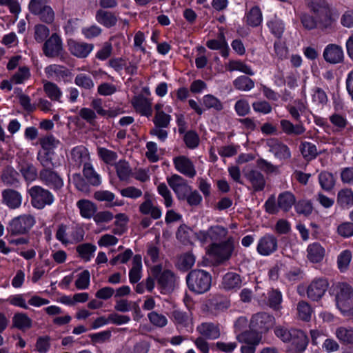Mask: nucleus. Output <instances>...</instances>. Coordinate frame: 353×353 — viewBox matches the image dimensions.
Returning <instances> with one entry per match:
<instances>
[{"label": "nucleus", "instance_id": "f257e3e1", "mask_svg": "<svg viewBox=\"0 0 353 353\" xmlns=\"http://www.w3.org/2000/svg\"><path fill=\"white\" fill-rule=\"evenodd\" d=\"M235 250L234 237L229 236L225 241L212 243L207 250L208 255L214 259L218 264H223L229 261Z\"/></svg>", "mask_w": 353, "mask_h": 353}, {"label": "nucleus", "instance_id": "f03ea898", "mask_svg": "<svg viewBox=\"0 0 353 353\" xmlns=\"http://www.w3.org/2000/svg\"><path fill=\"white\" fill-rule=\"evenodd\" d=\"M212 276L210 274L203 270H193L186 276V283L188 289L195 294H203L211 287Z\"/></svg>", "mask_w": 353, "mask_h": 353}, {"label": "nucleus", "instance_id": "7ed1b4c3", "mask_svg": "<svg viewBox=\"0 0 353 353\" xmlns=\"http://www.w3.org/2000/svg\"><path fill=\"white\" fill-rule=\"evenodd\" d=\"M305 3L309 10L319 18V29L330 30L333 19L326 0H305Z\"/></svg>", "mask_w": 353, "mask_h": 353}, {"label": "nucleus", "instance_id": "20e7f679", "mask_svg": "<svg viewBox=\"0 0 353 353\" xmlns=\"http://www.w3.org/2000/svg\"><path fill=\"white\" fill-rule=\"evenodd\" d=\"M336 305L343 314H353V290L345 283H339L336 286Z\"/></svg>", "mask_w": 353, "mask_h": 353}, {"label": "nucleus", "instance_id": "39448f33", "mask_svg": "<svg viewBox=\"0 0 353 353\" xmlns=\"http://www.w3.org/2000/svg\"><path fill=\"white\" fill-rule=\"evenodd\" d=\"M27 193L30 197L32 205L39 210L43 209L46 205H52L54 201L52 193L39 185H33L28 188Z\"/></svg>", "mask_w": 353, "mask_h": 353}, {"label": "nucleus", "instance_id": "423d86ee", "mask_svg": "<svg viewBox=\"0 0 353 353\" xmlns=\"http://www.w3.org/2000/svg\"><path fill=\"white\" fill-rule=\"evenodd\" d=\"M151 272L161 289L168 291L174 290L177 279L174 272L170 270L163 271L162 265L158 264L151 268Z\"/></svg>", "mask_w": 353, "mask_h": 353}, {"label": "nucleus", "instance_id": "0eeeda50", "mask_svg": "<svg viewBox=\"0 0 353 353\" xmlns=\"http://www.w3.org/2000/svg\"><path fill=\"white\" fill-rule=\"evenodd\" d=\"M275 324V318L266 313L259 312L252 316L250 327L257 332L265 333L272 328Z\"/></svg>", "mask_w": 353, "mask_h": 353}, {"label": "nucleus", "instance_id": "6e6552de", "mask_svg": "<svg viewBox=\"0 0 353 353\" xmlns=\"http://www.w3.org/2000/svg\"><path fill=\"white\" fill-rule=\"evenodd\" d=\"M169 186L172 189L179 200H185L192 188L188 184L187 181L178 174H172L167 178Z\"/></svg>", "mask_w": 353, "mask_h": 353}, {"label": "nucleus", "instance_id": "1a4fd4ad", "mask_svg": "<svg viewBox=\"0 0 353 353\" xmlns=\"http://www.w3.org/2000/svg\"><path fill=\"white\" fill-rule=\"evenodd\" d=\"M42 50L43 54L49 58L61 56L63 48L61 37L57 33H52L44 42Z\"/></svg>", "mask_w": 353, "mask_h": 353}, {"label": "nucleus", "instance_id": "9d476101", "mask_svg": "<svg viewBox=\"0 0 353 353\" xmlns=\"http://www.w3.org/2000/svg\"><path fill=\"white\" fill-rule=\"evenodd\" d=\"M279 241L274 234H265L261 236L257 243V252L264 256H270L277 251Z\"/></svg>", "mask_w": 353, "mask_h": 353}, {"label": "nucleus", "instance_id": "9b49d317", "mask_svg": "<svg viewBox=\"0 0 353 353\" xmlns=\"http://www.w3.org/2000/svg\"><path fill=\"white\" fill-rule=\"evenodd\" d=\"M266 145L270 152L281 161L288 160L291 158V152L289 147L276 138L268 139Z\"/></svg>", "mask_w": 353, "mask_h": 353}, {"label": "nucleus", "instance_id": "f8f14e48", "mask_svg": "<svg viewBox=\"0 0 353 353\" xmlns=\"http://www.w3.org/2000/svg\"><path fill=\"white\" fill-rule=\"evenodd\" d=\"M39 179L48 187L57 191L63 186V181L52 168H43L39 172Z\"/></svg>", "mask_w": 353, "mask_h": 353}, {"label": "nucleus", "instance_id": "ddd939ff", "mask_svg": "<svg viewBox=\"0 0 353 353\" xmlns=\"http://www.w3.org/2000/svg\"><path fill=\"white\" fill-rule=\"evenodd\" d=\"M329 283L325 278L314 279L307 288V297L312 301H319L325 294Z\"/></svg>", "mask_w": 353, "mask_h": 353}, {"label": "nucleus", "instance_id": "4468645a", "mask_svg": "<svg viewBox=\"0 0 353 353\" xmlns=\"http://www.w3.org/2000/svg\"><path fill=\"white\" fill-rule=\"evenodd\" d=\"M245 178L250 183L254 192L263 191L266 185L264 175L259 170H250L243 173Z\"/></svg>", "mask_w": 353, "mask_h": 353}, {"label": "nucleus", "instance_id": "2eb2a0df", "mask_svg": "<svg viewBox=\"0 0 353 353\" xmlns=\"http://www.w3.org/2000/svg\"><path fill=\"white\" fill-rule=\"evenodd\" d=\"M174 167L181 174L193 178L196 174V170L192 161L185 156H179L173 159Z\"/></svg>", "mask_w": 353, "mask_h": 353}, {"label": "nucleus", "instance_id": "dca6fc26", "mask_svg": "<svg viewBox=\"0 0 353 353\" xmlns=\"http://www.w3.org/2000/svg\"><path fill=\"white\" fill-rule=\"evenodd\" d=\"M196 331L203 337L215 340L220 337L221 330L219 324L212 322H204L196 327Z\"/></svg>", "mask_w": 353, "mask_h": 353}, {"label": "nucleus", "instance_id": "f3484780", "mask_svg": "<svg viewBox=\"0 0 353 353\" xmlns=\"http://www.w3.org/2000/svg\"><path fill=\"white\" fill-rule=\"evenodd\" d=\"M323 56L325 61L332 64L339 63L343 61L344 58L342 48L336 44L327 45Z\"/></svg>", "mask_w": 353, "mask_h": 353}, {"label": "nucleus", "instance_id": "a211bd4d", "mask_svg": "<svg viewBox=\"0 0 353 353\" xmlns=\"http://www.w3.org/2000/svg\"><path fill=\"white\" fill-rule=\"evenodd\" d=\"M68 48L71 54L78 58H85L94 48V45L74 40L68 41Z\"/></svg>", "mask_w": 353, "mask_h": 353}, {"label": "nucleus", "instance_id": "6ab92c4d", "mask_svg": "<svg viewBox=\"0 0 353 353\" xmlns=\"http://www.w3.org/2000/svg\"><path fill=\"white\" fill-rule=\"evenodd\" d=\"M71 160L74 165L80 168L81 165L88 164L90 159V154L88 149L83 145H78L73 148L70 152Z\"/></svg>", "mask_w": 353, "mask_h": 353}, {"label": "nucleus", "instance_id": "aec40b11", "mask_svg": "<svg viewBox=\"0 0 353 353\" xmlns=\"http://www.w3.org/2000/svg\"><path fill=\"white\" fill-rule=\"evenodd\" d=\"M290 342L296 353H303L307 347L309 339L303 331L296 329Z\"/></svg>", "mask_w": 353, "mask_h": 353}, {"label": "nucleus", "instance_id": "412c9836", "mask_svg": "<svg viewBox=\"0 0 353 353\" xmlns=\"http://www.w3.org/2000/svg\"><path fill=\"white\" fill-rule=\"evenodd\" d=\"M196 257L192 252L182 253L176 256V268L182 272H187L194 265Z\"/></svg>", "mask_w": 353, "mask_h": 353}, {"label": "nucleus", "instance_id": "4be33fe9", "mask_svg": "<svg viewBox=\"0 0 353 353\" xmlns=\"http://www.w3.org/2000/svg\"><path fill=\"white\" fill-rule=\"evenodd\" d=\"M280 126L282 132L288 136H300L306 130L302 123L293 124L290 121L281 119Z\"/></svg>", "mask_w": 353, "mask_h": 353}, {"label": "nucleus", "instance_id": "5701e85b", "mask_svg": "<svg viewBox=\"0 0 353 353\" xmlns=\"http://www.w3.org/2000/svg\"><path fill=\"white\" fill-rule=\"evenodd\" d=\"M95 19L99 24L108 28L114 26L118 21L117 17L114 12L103 9L97 11Z\"/></svg>", "mask_w": 353, "mask_h": 353}, {"label": "nucleus", "instance_id": "b1692460", "mask_svg": "<svg viewBox=\"0 0 353 353\" xmlns=\"http://www.w3.org/2000/svg\"><path fill=\"white\" fill-rule=\"evenodd\" d=\"M48 77L54 78L57 81L64 80L71 75L70 71L65 67L60 65H50L45 69Z\"/></svg>", "mask_w": 353, "mask_h": 353}, {"label": "nucleus", "instance_id": "393cba45", "mask_svg": "<svg viewBox=\"0 0 353 353\" xmlns=\"http://www.w3.org/2000/svg\"><path fill=\"white\" fill-rule=\"evenodd\" d=\"M221 284L227 290H236L241 287L242 279L239 274L230 272L223 276Z\"/></svg>", "mask_w": 353, "mask_h": 353}, {"label": "nucleus", "instance_id": "a878e982", "mask_svg": "<svg viewBox=\"0 0 353 353\" xmlns=\"http://www.w3.org/2000/svg\"><path fill=\"white\" fill-rule=\"evenodd\" d=\"M296 203V197L290 191H285L279 194L277 197V205L280 210L287 212Z\"/></svg>", "mask_w": 353, "mask_h": 353}, {"label": "nucleus", "instance_id": "bb28decb", "mask_svg": "<svg viewBox=\"0 0 353 353\" xmlns=\"http://www.w3.org/2000/svg\"><path fill=\"white\" fill-rule=\"evenodd\" d=\"M132 105L137 112L143 116L152 115V103L150 99L143 97H137L132 99Z\"/></svg>", "mask_w": 353, "mask_h": 353}, {"label": "nucleus", "instance_id": "cd10ccee", "mask_svg": "<svg viewBox=\"0 0 353 353\" xmlns=\"http://www.w3.org/2000/svg\"><path fill=\"white\" fill-rule=\"evenodd\" d=\"M307 259L312 263L321 261L325 256V250L319 243L310 244L307 248Z\"/></svg>", "mask_w": 353, "mask_h": 353}, {"label": "nucleus", "instance_id": "c85d7f7f", "mask_svg": "<svg viewBox=\"0 0 353 353\" xmlns=\"http://www.w3.org/2000/svg\"><path fill=\"white\" fill-rule=\"evenodd\" d=\"M337 339L344 345H353V327L339 326L335 330Z\"/></svg>", "mask_w": 353, "mask_h": 353}, {"label": "nucleus", "instance_id": "c756f323", "mask_svg": "<svg viewBox=\"0 0 353 353\" xmlns=\"http://www.w3.org/2000/svg\"><path fill=\"white\" fill-rule=\"evenodd\" d=\"M141 256L136 254L132 259V267L129 272V280L131 283H137L141 278Z\"/></svg>", "mask_w": 353, "mask_h": 353}, {"label": "nucleus", "instance_id": "7c9ffc66", "mask_svg": "<svg viewBox=\"0 0 353 353\" xmlns=\"http://www.w3.org/2000/svg\"><path fill=\"white\" fill-rule=\"evenodd\" d=\"M77 205L80 210L81 215L85 219L93 217L97 211L96 205L89 200L81 199L77 201Z\"/></svg>", "mask_w": 353, "mask_h": 353}, {"label": "nucleus", "instance_id": "2f4dec72", "mask_svg": "<svg viewBox=\"0 0 353 353\" xmlns=\"http://www.w3.org/2000/svg\"><path fill=\"white\" fill-rule=\"evenodd\" d=\"M336 202L342 208L349 209L353 205V191L348 188L341 190L338 192Z\"/></svg>", "mask_w": 353, "mask_h": 353}, {"label": "nucleus", "instance_id": "473e14b6", "mask_svg": "<svg viewBox=\"0 0 353 353\" xmlns=\"http://www.w3.org/2000/svg\"><path fill=\"white\" fill-rule=\"evenodd\" d=\"M299 150L303 157L307 161L314 159L319 154L316 146L307 141L301 142Z\"/></svg>", "mask_w": 353, "mask_h": 353}, {"label": "nucleus", "instance_id": "72a5a7b5", "mask_svg": "<svg viewBox=\"0 0 353 353\" xmlns=\"http://www.w3.org/2000/svg\"><path fill=\"white\" fill-rule=\"evenodd\" d=\"M3 202L10 208H17L21 204V195L19 192L12 190H4L2 193Z\"/></svg>", "mask_w": 353, "mask_h": 353}, {"label": "nucleus", "instance_id": "f704fd0d", "mask_svg": "<svg viewBox=\"0 0 353 353\" xmlns=\"http://www.w3.org/2000/svg\"><path fill=\"white\" fill-rule=\"evenodd\" d=\"M43 90L48 97L52 101H61L60 99L62 97V92L56 83L50 81L45 82Z\"/></svg>", "mask_w": 353, "mask_h": 353}, {"label": "nucleus", "instance_id": "c9c22d12", "mask_svg": "<svg viewBox=\"0 0 353 353\" xmlns=\"http://www.w3.org/2000/svg\"><path fill=\"white\" fill-rule=\"evenodd\" d=\"M83 174L87 181L93 186H98L101 184V178L94 170L92 165L89 163L85 164L83 169Z\"/></svg>", "mask_w": 353, "mask_h": 353}, {"label": "nucleus", "instance_id": "e433bc0d", "mask_svg": "<svg viewBox=\"0 0 353 353\" xmlns=\"http://www.w3.org/2000/svg\"><path fill=\"white\" fill-rule=\"evenodd\" d=\"M117 176L121 181H126L132 174V170L128 162L120 160L115 164Z\"/></svg>", "mask_w": 353, "mask_h": 353}, {"label": "nucleus", "instance_id": "4c0bfd02", "mask_svg": "<svg viewBox=\"0 0 353 353\" xmlns=\"http://www.w3.org/2000/svg\"><path fill=\"white\" fill-rule=\"evenodd\" d=\"M297 312L300 319L308 322L311 319L313 311L308 303L305 301H301L297 304Z\"/></svg>", "mask_w": 353, "mask_h": 353}, {"label": "nucleus", "instance_id": "58836bf2", "mask_svg": "<svg viewBox=\"0 0 353 353\" xmlns=\"http://www.w3.org/2000/svg\"><path fill=\"white\" fill-rule=\"evenodd\" d=\"M236 89L242 91H249L254 86V81L247 76H240L233 82Z\"/></svg>", "mask_w": 353, "mask_h": 353}, {"label": "nucleus", "instance_id": "ea45409f", "mask_svg": "<svg viewBox=\"0 0 353 353\" xmlns=\"http://www.w3.org/2000/svg\"><path fill=\"white\" fill-rule=\"evenodd\" d=\"M282 302V294L278 290H272L268 292V305L274 310H279Z\"/></svg>", "mask_w": 353, "mask_h": 353}, {"label": "nucleus", "instance_id": "a19ab883", "mask_svg": "<svg viewBox=\"0 0 353 353\" xmlns=\"http://www.w3.org/2000/svg\"><path fill=\"white\" fill-rule=\"evenodd\" d=\"M202 101L206 109H214L216 111H221L223 109V105L221 101L212 94L203 96Z\"/></svg>", "mask_w": 353, "mask_h": 353}, {"label": "nucleus", "instance_id": "79ce46f5", "mask_svg": "<svg viewBox=\"0 0 353 353\" xmlns=\"http://www.w3.org/2000/svg\"><path fill=\"white\" fill-rule=\"evenodd\" d=\"M19 174L12 168H6L2 175L1 179L7 185H15L19 183Z\"/></svg>", "mask_w": 353, "mask_h": 353}, {"label": "nucleus", "instance_id": "37998d69", "mask_svg": "<svg viewBox=\"0 0 353 353\" xmlns=\"http://www.w3.org/2000/svg\"><path fill=\"white\" fill-rule=\"evenodd\" d=\"M96 249V246L91 243H83L77 247V252L86 261L90 260Z\"/></svg>", "mask_w": 353, "mask_h": 353}, {"label": "nucleus", "instance_id": "c03bdc74", "mask_svg": "<svg viewBox=\"0 0 353 353\" xmlns=\"http://www.w3.org/2000/svg\"><path fill=\"white\" fill-rule=\"evenodd\" d=\"M74 83L85 90H91L94 88V83L92 78L83 73L78 74L74 79Z\"/></svg>", "mask_w": 353, "mask_h": 353}, {"label": "nucleus", "instance_id": "a18cd8bd", "mask_svg": "<svg viewBox=\"0 0 353 353\" xmlns=\"http://www.w3.org/2000/svg\"><path fill=\"white\" fill-rule=\"evenodd\" d=\"M352 259V253L345 250L340 253L337 258L338 268L341 272L346 271Z\"/></svg>", "mask_w": 353, "mask_h": 353}, {"label": "nucleus", "instance_id": "49530a36", "mask_svg": "<svg viewBox=\"0 0 353 353\" xmlns=\"http://www.w3.org/2000/svg\"><path fill=\"white\" fill-rule=\"evenodd\" d=\"M296 329H290L278 325L274 328V334L275 335L279 338L284 343H289L292 340V337L294 334V332L296 331Z\"/></svg>", "mask_w": 353, "mask_h": 353}, {"label": "nucleus", "instance_id": "de8ad7c7", "mask_svg": "<svg viewBox=\"0 0 353 353\" xmlns=\"http://www.w3.org/2000/svg\"><path fill=\"white\" fill-rule=\"evenodd\" d=\"M36 15L38 16L41 21L46 24H52L55 19L54 11L48 5L43 8V10H41Z\"/></svg>", "mask_w": 353, "mask_h": 353}, {"label": "nucleus", "instance_id": "09e8293b", "mask_svg": "<svg viewBox=\"0 0 353 353\" xmlns=\"http://www.w3.org/2000/svg\"><path fill=\"white\" fill-rule=\"evenodd\" d=\"M319 180L321 188L325 190H331L334 185V176L328 172H322L319 176Z\"/></svg>", "mask_w": 353, "mask_h": 353}, {"label": "nucleus", "instance_id": "8fccbe9b", "mask_svg": "<svg viewBox=\"0 0 353 353\" xmlns=\"http://www.w3.org/2000/svg\"><path fill=\"white\" fill-rule=\"evenodd\" d=\"M192 230L185 224L181 225L176 233V236L179 241L183 244L190 243Z\"/></svg>", "mask_w": 353, "mask_h": 353}, {"label": "nucleus", "instance_id": "3c124183", "mask_svg": "<svg viewBox=\"0 0 353 353\" xmlns=\"http://www.w3.org/2000/svg\"><path fill=\"white\" fill-rule=\"evenodd\" d=\"M50 34L49 28L43 24H37L34 27V38L38 43L43 42Z\"/></svg>", "mask_w": 353, "mask_h": 353}, {"label": "nucleus", "instance_id": "603ef678", "mask_svg": "<svg viewBox=\"0 0 353 353\" xmlns=\"http://www.w3.org/2000/svg\"><path fill=\"white\" fill-rule=\"evenodd\" d=\"M21 68H19V72L16 73L10 80H3L1 83L0 88L2 90L10 91L12 89V85L20 84L22 83Z\"/></svg>", "mask_w": 353, "mask_h": 353}, {"label": "nucleus", "instance_id": "864d4df0", "mask_svg": "<svg viewBox=\"0 0 353 353\" xmlns=\"http://www.w3.org/2000/svg\"><path fill=\"white\" fill-rule=\"evenodd\" d=\"M262 21V14L258 7L252 8L247 15V22L252 26H257Z\"/></svg>", "mask_w": 353, "mask_h": 353}, {"label": "nucleus", "instance_id": "5fc2aeb1", "mask_svg": "<svg viewBox=\"0 0 353 353\" xmlns=\"http://www.w3.org/2000/svg\"><path fill=\"white\" fill-rule=\"evenodd\" d=\"M171 121L170 115L165 112H156L154 118L153 123L154 127L158 128H168Z\"/></svg>", "mask_w": 353, "mask_h": 353}, {"label": "nucleus", "instance_id": "6e6d98bb", "mask_svg": "<svg viewBox=\"0 0 353 353\" xmlns=\"http://www.w3.org/2000/svg\"><path fill=\"white\" fill-rule=\"evenodd\" d=\"M210 228L212 235V243H218L225 239L228 234V229L221 225H216Z\"/></svg>", "mask_w": 353, "mask_h": 353}, {"label": "nucleus", "instance_id": "4d7b16f0", "mask_svg": "<svg viewBox=\"0 0 353 353\" xmlns=\"http://www.w3.org/2000/svg\"><path fill=\"white\" fill-rule=\"evenodd\" d=\"M158 193L163 198L164 204L167 208L172 205L173 199L170 190L168 186L164 183H160L157 187Z\"/></svg>", "mask_w": 353, "mask_h": 353}, {"label": "nucleus", "instance_id": "13d9d810", "mask_svg": "<svg viewBox=\"0 0 353 353\" xmlns=\"http://www.w3.org/2000/svg\"><path fill=\"white\" fill-rule=\"evenodd\" d=\"M97 153L99 157L107 164H111L117 159V154L115 152L105 148H99Z\"/></svg>", "mask_w": 353, "mask_h": 353}, {"label": "nucleus", "instance_id": "bf43d9fd", "mask_svg": "<svg viewBox=\"0 0 353 353\" xmlns=\"http://www.w3.org/2000/svg\"><path fill=\"white\" fill-rule=\"evenodd\" d=\"M337 234L343 238L353 236V221H345L339 224L336 228Z\"/></svg>", "mask_w": 353, "mask_h": 353}, {"label": "nucleus", "instance_id": "052dcab7", "mask_svg": "<svg viewBox=\"0 0 353 353\" xmlns=\"http://www.w3.org/2000/svg\"><path fill=\"white\" fill-rule=\"evenodd\" d=\"M60 143L59 140L57 139L53 135H48L40 139V144L45 150L50 151L58 146Z\"/></svg>", "mask_w": 353, "mask_h": 353}, {"label": "nucleus", "instance_id": "680f3d73", "mask_svg": "<svg viewBox=\"0 0 353 353\" xmlns=\"http://www.w3.org/2000/svg\"><path fill=\"white\" fill-rule=\"evenodd\" d=\"M301 21L303 27L307 30L319 28V18H318V21H316L314 18L309 14H302L301 16Z\"/></svg>", "mask_w": 353, "mask_h": 353}, {"label": "nucleus", "instance_id": "e2e57ef3", "mask_svg": "<svg viewBox=\"0 0 353 353\" xmlns=\"http://www.w3.org/2000/svg\"><path fill=\"white\" fill-rule=\"evenodd\" d=\"M295 210L298 214L308 216L312 212L313 207L311 201L302 200L295 203Z\"/></svg>", "mask_w": 353, "mask_h": 353}, {"label": "nucleus", "instance_id": "0e129e2a", "mask_svg": "<svg viewBox=\"0 0 353 353\" xmlns=\"http://www.w3.org/2000/svg\"><path fill=\"white\" fill-rule=\"evenodd\" d=\"M172 316L175 323L183 327L188 326L190 316L187 312L176 310L172 312Z\"/></svg>", "mask_w": 353, "mask_h": 353}, {"label": "nucleus", "instance_id": "69168bd1", "mask_svg": "<svg viewBox=\"0 0 353 353\" xmlns=\"http://www.w3.org/2000/svg\"><path fill=\"white\" fill-rule=\"evenodd\" d=\"M90 274L88 270H84L79 274L75 286L79 290L87 289L90 284Z\"/></svg>", "mask_w": 353, "mask_h": 353}, {"label": "nucleus", "instance_id": "338daca9", "mask_svg": "<svg viewBox=\"0 0 353 353\" xmlns=\"http://www.w3.org/2000/svg\"><path fill=\"white\" fill-rule=\"evenodd\" d=\"M252 108L256 112L263 114H270L272 110L270 103L265 100L254 101Z\"/></svg>", "mask_w": 353, "mask_h": 353}, {"label": "nucleus", "instance_id": "774afa93", "mask_svg": "<svg viewBox=\"0 0 353 353\" xmlns=\"http://www.w3.org/2000/svg\"><path fill=\"white\" fill-rule=\"evenodd\" d=\"M327 97L323 90L320 88H315L313 90L312 101L317 105L323 106L327 102Z\"/></svg>", "mask_w": 353, "mask_h": 353}]
</instances>
